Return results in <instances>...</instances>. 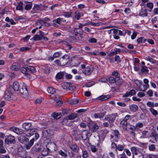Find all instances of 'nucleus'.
<instances>
[{
  "label": "nucleus",
  "mask_w": 158,
  "mask_h": 158,
  "mask_svg": "<svg viewBox=\"0 0 158 158\" xmlns=\"http://www.w3.org/2000/svg\"><path fill=\"white\" fill-rule=\"evenodd\" d=\"M120 124L123 127V129L126 131L127 130V128L129 126H130V124L128 123L127 122L123 120L120 122Z\"/></svg>",
  "instance_id": "nucleus-15"
},
{
  "label": "nucleus",
  "mask_w": 158,
  "mask_h": 158,
  "mask_svg": "<svg viewBox=\"0 0 158 158\" xmlns=\"http://www.w3.org/2000/svg\"><path fill=\"white\" fill-rule=\"evenodd\" d=\"M148 131H143L142 132L141 135L140 136V139L148 138L147 134L148 133Z\"/></svg>",
  "instance_id": "nucleus-36"
},
{
  "label": "nucleus",
  "mask_w": 158,
  "mask_h": 158,
  "mask_svg": "<svg viewBox=\"0 0 158 158\" xmlns=\"http://www.w3.org/2000/svg\"><path fill=\"white\" fill-rule=\"evenodd\" d=\"M47 90L49 93L51 94H53L56 92V89L52 87H48Z\"/></svg>",
  "instance_id": "nucleus-31"
},
{
  "label": "nucleus",
  "mask_w": 158,
  "mask_h": 158,
  "mask_svg": "<svg viewBox=\"0 0 158 158\" xmlns=\"http://www.w3.org/2000/svg\"><path fill=\"white\" fill-rule=\"evenodd\" d=\"M12 91V89L10 87L7 89L5 92L4 95V97L5 99L8 100H12L13 95Z\"/></svg>",
  "instance_id": "nucleus-3"
},
{
  "label": "nucleus",
  "mask_w": 158,
  "mask_h": 158,
  "mask_svg": "<svg viewBox=\"0 0 158 158\" xmlns=\"http://www.w3.org/2000/svg\"><path fill=\"white\" fill-rule=\"evenodd\" d=\"M124 145H121L120 144H118L117 146L116 147V148L115 149L116 151L117 150L119 151H123L124 149Z\"/></svg>",
  "instance_id": "nucleus-44"
},
{
  "label": "nucleus",
  "mask_w": 158,
  "mask_h": 158,
  "mask_svg": "<svg viewBox=\"0 0 158 158\" xmlns=\"http://www.w3.org/2000/svg\"><path fill=\"white\" fill-rule=\"evenodd\" d=\"M120 134L118 131L117 130H115L112 133V135H111L110 138L111 139H113L115 142L118 141V138L119 137Z\"/></svg>",
  "instance_id": "nucleus-5"
},
{
  "label": "nucleus",
  "mask_w": 158,
  "mask_h": 158,
  "mask_svg": "<svg viewBox=\"0 0 158 158\" xmlns=\"http://www.w3.org/2000/svg\"><path fill=\"white\" fill-rule=\"evenodd\" d=\"M68 155L70 158H74L75 154L72 151H71L69 152Z\"/></svg>",
  "instance_id": "nucleus-49"
},
{
  "label": "nucleus",
  "mask_w": 158,
  "mask_h": 158,
  "mask_svg": "<svg viewBox=\"0 0 158 158\" xmlns=\"http://www.w3.org/2000/svg\"><path fill=\"white\" fill-rule=\"evenodd\" d=\"M116 115L114 114H109L105 116V119L109 121L110 123H113L115 119Z\"/></svg>",
  "instance_id": "nucleus-6"
},
{
  "label": "nucleus",
  "mask_w": 158,
  "mask_h": 158,
  "mask_svg": "<svg viewBox=\"0 0 158 158\" xmlns=\"http://www.w3.org/2000/svg\"><path fill=\"white\" fill-rule=\"evenodd\" d=\"M59 154L60 155L62 156L64 158H66L67 156V154L64 152L62 150H60L59 152Z\"/></svg>",
  "instance_id": "nucleus-51"
},
{
  "label": "nucleus",
  "mask_w": 158,
  "mask_h": 158,
  "mask_svg": "<svg viewBox=\"0 0 158 158\" xmlns=\"http://www.w3.org/2000/svg\"><path fill=\"white\" fill-rule=\"evenodd\" d=\"M63 15L66 17L70 18L72 17V13L70 12H64Z\"/></svg>",
  "instance_id": "nucleus-47"
},
{
  "label": "nucleus",
  "mask_w": 158,
  "mask_h": 158,
  "mask_svg": "<svg viewBox=\"0 0 158 158\" xmlns=\"http://www.w3.org/2000/svg\"><path fill=\"white\" fill-rule=\"evenodd\" d=\"M142 69H141V71L142 72H148V70L147 69V67L145 66H142Z\"/></svg>",
  "instance_id": "nucleus-53"
},
{
  "label": "nucleus",
  "mask_w": 158,
  "mask_h": 158,
  "mask_svg": "<svg viewBox=\"0 0 158 158\" xmlns=\"http://www.w3.org/2000/svg\"><path fill=\"white\" fill-rule=\"evenodd\" d=\"M88 131L87 130H84L81 131L80 135L83 140H86L88 136Z\"/></svg>",
  "instance_id": "nucleus-10"
},
{
  "label": "nucleus",
  "mask_w": 158,
  "mask_h": 158,
  "mask_svg": "<svg viewBox=\"0 0 158 158\" xmlns=\"http://www.w3.org/2000/svg\"><path fill=\"white\" fill-rule=\"evenodd\" d=\"M54 100L56 102V105L57 106H60L62 104L61 102V99L59 97H55L54 98Z\"/></svg>",
  "instance_id": "nucleus-25"
},
{
  "label": "nucleus",
  "mask_w": 158,
  "mask_h": 158,
  "mask_svg": "<svg viewBox=\"0 0 158 158\" xmlns=\"http://www.w3.org/2000/svg\"><path fill=\"white\" fill-rule=\"evenodd\" d=\"M149 110L153 115L155 116L157 115V117H158V112L156 110H155L152 108H150L149 109Z\"/></svg>",
  "instance_id": "nucleus-38"
},
{
  "label": "nucleus",
  "mask_w": 158,
  "mask_h": 158,
  "mask_svg": "<svg viewBox=\"0 0 158 158\" xmlns=\"http://www.w3.org/2000/svg\"><path fill=\"white\" fill-rule=\"evenodd\" d=\"M81 17V13L80 12L77 11H76L75 12V17L77 19H79Z\"/></svg>",
  "instance_id": "nucleus-45"
},
{
  "label": "nucleus",
  "mask_w": 158,
  "mask_h": 158,
  "mask_svg": "<svg viewBox=\"0 0 158 158\" xmlns=\"http://www.w3.org/2000/svg\"><path fill=\"white\" fill-rule=\"evenodd\" d=\"M90 130H91L93 132H96L99 129V126L96 124L94 123L92 127L89 126Z\"/></svg>",
  "instance_id": "nucleus-16"
},
{
  "label": "nucleus",
  "mask_w": 158,
  "mask_h": 158,
  "mask_svg": "<svg viewBox=\"0 0 158 158\" xmlns=\"http://www.w3.org/2000/svg\"><path fill=\"white\" fill-rule=\"evenodd\" d=\"M134 83L137 86H139V87L142 83V82L141 81L138 80H135Z\"/></svg>",
  "instance_id": "nucleus-59"
},
{
  "label": "nucleus",
  "mask_w": 158,
  "mask_h": 158,
  "mask_svg": "<svg viewBox=\"0 0 158 158\" xmlns=\"http://www.w3.org/2000/svg\"><path fill=\"white\" fill-rule=\"evenodd\" d=\"M19 91L23 97L25 98L27 96L28 92L25 86L23 85L22 88L19 89Z\"/></svg>",
  "instance_id": "nucleus-7"
},
{
  "label": "nucleus",
  "mask_w": 158,
  "mask_h": 158,
  "mask_svg": "<svg viewBox=\"0 0 158 158\" xmlns=\"http://www.w3.org/2000/svg\"><path fill=\"white\" fill-rule=\"evenodd\" d=\"M10 130L17 134L19 135L22 134L23 131V130L15 127H13L11 128Z\"/></svg>",
  "instance_id": "nucleus-13"
},
{
  "label": "nucleus",
  "mask_w": 158,
  "mask_h": 158,
  "mask_svg": "<svg viewBox=\"0 0 158 158\" xmlns=\"http://www.w3.org/2000/svg\"><path fill=\"white\" fill-rule=\"evenodd\" d=\"M31 40H33L34 41H36L37 40H42V38L40 37V35L36 34L31 39Z\"/></svg>",
  "instance_id": "nucleus-43"
},
{
  "label": "nucleus",
  "mask_w": 158,
  "mask_h": 158,
  "mask_svg": "<svg viewBox=\"0 0 158 158\" xmlns=\"http://www.w3.org/2000/svg\"><path fill=\"white\" fill-rule=\"evenodd\" d=\"M18 140L21 143L25 145V148L27 149H29L33 145L35 139H32L29 142V139L24 136L20 135L18 137Z\"/></svg>",
  "instance_id": "nucleus-1"
},
{
  "label": "nucleus",
  "mask_w": 158,
  "mask_h": 158,
  "mask_svg": "<svg viewBox=\"0 0 158 158\" xmlns=\"http://www.w3.org/2000/svg\"><path fill=\"white\" fill-rule=\"evenodd\" d=\"M77 117V114H72L68 116V117L69 120L73 119Z\"/></svg>",
  "instance_id": "nucleus-40"
},
{
  "label": "nucleus",
  "mask_w": 158,
  "mask_h": 158,
  "mask_svg": "<svg viewBox=\"0 0 158 158\" xmlns=\"http://www.w3.org/2000/svg\"><path fill=\"white\" fill-rule=\"evenodd\" d=\"M31 125L30 123H23V125L22 127L23 128H24L26 131H27V130H29L30 129V127L31 126Z\"/></svg>",
  "instance_id": "nucleus-22"
},
{
  "label": "nucleus",
  "mask_w": 158,
  "mask_h": 158,
  "mask_svg": "<svg viewBox=\"0 0 158 158\" xmlns=\"http://www.w3.org/2000/svg\"><path fill=\"white\" fill-rule=\"evenodd\" d=\"M43 133L45 135H47V136H49L50 135H51L52 134V131L50 129H48L44 131L43 132Z\"/></svg>",
  "instance_id": "nucleus-42"
},
{
  "label": "nucleus",
  "mask_w": 158,
  "mask_h": 158,
  "mask_svg": "<svg viewBox=\"0 0 158 158\" xmlns=\"http://www.w3.org/2000/svg\"><path fill=\"white\" fill-rule=\"evenodd\" d=\"M50 65L46 64L43 66L44 72L47 74H48L50 73Z\"/></svg>",
  "instance_id": "nucleus-18"
},
{
  "label": "nucleus",
  "mask_w": 158,
  "mask_h": 158,
  "mask_svg": "<svg viewBox=\"0 0 158 158\" xmlns=\"http://www.w3.org/2000/svg\"><path fill=\"white\" fill-rule=\"evenodd\" d=\"M79 101L76 99H71L69 101V103L72 105H75L78 103Z\"/></svg>",
  "instance_id": "nucleus-39"
},
{
  "label": "nucleus",
  "mask_w": 158,
  "mask_h": 158,
  "mask_svg": "<svg viewBox=\"0 0 158 158\" xmlns=\"http://www.w3.org/2000/svg\"><path fill=\"white\" fill-rule=\"evenodd\" d=\"M104 112H101L99 113H95L94 114V117L95 118H101L103 117L105 115Z\"/></svg>",
  "instance_id": "nucleus-29"
},
{
  "label": "nucleus",
  "mask_w": 158,
  "mask_h": 158,
  "mask_svg": "<svg viewBox=\"0 0 158 158\" xmlns=\"http://www.w3.org/2000/svg\"><path fill=\"white\" fill-rule=\"evenodd\" d=\"M147 60L152 62V64L158 65V58H156V60H154L152 58L148 57L147 58Z\"/></svg>",
  "instance_id": "nucleus-21"
},
{
  "label": "nucleus",
  "mask_w": 158,
  "mask_h": 158,
  "mask_svg": "<svg viewBox=\"0 0 158 158\" xmlns=\"http://www.w3.org/2000/svg\"><path fill=\"white\" fill-rule=\"evenodd\" d=\"M89 42L92 43H96L97 42V40L94 38H92L88 40Z\"/></svg>",
  "instance_id": "nucleus-64"
},
{
  "label": "nucleus",
  "mask_w": 158,
  "mask_h": 158,
  "mask_svg": "<svg viewBox=\"0 0 158 158\" xmlns=\"http://www.w3.org/2000/svg\"><path fill=\"white\" fill-rule=\"evenodd\" d=\"M95 84V82L93 81H91L85 84V86L86 87H90Z\"/></svg>",
  "instance_id": "nucleus-46"
},
{
  "label": "nucleus",
  "mask_w": 158,
  "mask_h": 158,
  "mask_svg": "<svg viewBox=\"0 0 158 158\" xmlns=\"http://www.w3.org/2000/svg\"><path fill=\"white\" fill-rule=\"evenodd\" d=\"M5 141L7 144L14 143L15 141V137L11 135H9L6 136Z\"/></svg>",
  "instance_id": "nucleus-4"
},
{
  "label": "nucleus",
  "mask_w": 158,
  "mask_h": 158,
  "mask_svg": "<svg viewBox=\"0 0 158 158\" xmlns=\"http://www.w3.org/2000/svg\"><path fill=\"white\" fill-rule=\"evenodd\" d=\"M88 156V152L86 151H85L83 152L82 154V157L83 158H87Z\"/></svg>",
  "instance_id": "nucleus-57"
},
{
  "label": "nucleus",
  "mask_w": 158,
  "mask_h": 158,
  "mask_svg": "<svg viewBox=\"0 0 158 158\" xmlns=\"http://www.w3.org/2000/svg\"><path fill=\"white\" fill-rule=\"evenodd\" d=\"M147 105L148 106L152 108L154 106V104L153 102H148L147 103Z\"/></svg>",
  "instance_id": "nucleus-54"
},
{
  "label": "nucleus",
  "mask_w": 158,
  "mask_h": 158,
  "mask_svg": "<svg viewBox=\"0 0 158 158\" xmlns=\"http://www.w3.org/2000/svg\"><path fill=\"white\" fill-rule=\"evenodd\" d=\"M149 87V85H143L142 83L139 87L140 90L143 91H145Z\"/></svg>",
  "instance_id": "nucleus-26"
},
{
  "label": "nucleus",
  "mask_w": 158,
  "mask_h": 158,
  "mask_svg": "<svg viewBox=\"0 0 158 158\" xmlns=\"http://www.w3.org/2000/svg\"><path fill=\"white\" fill-rule=\"evenodd\" d=\"M94 69L93 67L91 65H89L87 67L84 71V73L87 75H89L92 72Z\"/></svg>",
  "instance_id": "nucleus-9"
},
{
  "label": "nucleus",
  "mask_w": 158,
  "mask_h": 158,
  "mask_svg": "<svg viewBox=\"0 0 158 158\" xmlns=\"http://www.w3.org/2000/svg\"><path fill=\"white\" fill-rule=\"evenodd\" d=\"M73 32L75 35L77 36L78 34H82L83 30L80 28H75L74 29Z\"/></svg>",
  "instance_id": "nucleus-17"
},
{
  "label": "nucleus",
  "mask_w": 158,
  "mask_h": 158,
  "mask_svg": "<svg viewBox=\"0 0 158 158\" xmlns=\"http://www.w3.org/2000/svg\"><path fill=\"white\" fill-rule=\"evenodd\" d=\"M27 69L29 73L30 72L31 73H35L36 71V70L35 68L32 66H28L27 67Z\"/></svg>",
  "instance_id": "nucleus-37"
},
{
  "label": "nucleus",
  "mask_w": 158,
  "mask_h": 158,
  "mask_svg": "<svg viewBox=\"0 0 158 158\" xmlns=\"http://www.w3.org/2000/svg\"><path fill=\"white\" fill-rule=\"evenodd\" d=\"M34 148H35V151L37 152L41 151V149L39 147V145H37V146L35 145Z\"/></svg>",
  "instance_id": "nucleus-63"
},
{
  "label": "nucleus",
  "mask_w": 158,
  "mask_h": 158,
  "mask_svg": "<svg viewBox=\"0 0 158 158\" xmlns=\"http://www.w3.org/2000/svg\"><path fill=\"white\" fill-rule=\"evenodd\" d=\"M75 89L76 87L75 86L73 85H72L70 84V85L68 90L73 91L75 90Z\"/></svg>",
  "instance_id": "nucleus-62"
},
{
  "label": "nucleus",
  "mask_w": 158,
  "mask_h": 158,
  "mask_svg": "<svg viewBox=\"0 0 158 158\" xmlns=\"http://www.w3.org/2000/svg\"><path fill=\"white\" fill-rule=\"evenodd\" d=\"M52 116L54 119H58L61 117L60 113L54 112L52 114Z\"/></svg>",
  "instance_id": "nucleus-35"
},
{
  "label": "nucleus",
  "mask_w": 158,
  "mask_h": 158,
  "mask_svg": "<svg viewBox=\"0 0 158 158\" xmlns=\"http://www.w3.org/2000/svg\"><path fill=\"white\" fill-rule=\"evenodd\" d=\"M70 148L75 152H77L79 149V147L76 144H73L70 146Z\"/></svg>",
  "instance_id": "nucleus-20"
},
{
  "label": "nucleus",
  "mask_w": 158,
  "mask_h": 158,
  "mask_svg": "<svg viewBox=\"0 0 158 158\" xmlns=\"http://www.w3.org/2000/svg\"><path fill=\"white\" fill-rule=\"evenodd\" d=\"M131 116L129 115H127L124 117V119H123V120L127 122V121L129 119H131Z\"/></svg>",
  "instance_id": "nucleus-58"
},
{
  "label": "nucleus",
  "mask_w": 158,
  "mask_h": 158,
  "mask_svg": "<svg viewBox=\"0 0 158 158\" xmlns=\"http://www.w3.org/2000/svg\"><path fill=\"white\" fill-rule=\"evenodd\" d=\"M109 81L111 83H114L115 82V78L113 77H110L109 78Z\"/></svg>",
  "instance_id": "nucleus-61"
},
{
  "label": "nucleus",
  "mask_w": 158,
  "mask_h": 158,
  "mask_svg": "<svg viewBox=\"0 0 158 158\" xmlns=\"http://www.w3.org/2000/svg\"><path fill=\"white\" fill-rule=\"evenodd\" d=\"M32 3L31 2H29V4L27 5L25 7V9L26 10H30L32 6Z\"/></svg>",
  "instance_id": "nucleus-48"
},
{
  "label": "nucleus",
  "mask_w": 158,
  "mask_h": 158,
  "mask_svg": "<svg viewBox=\"0 0 158 158\" xmlns=\"http://www.w3.org/2000/svg\"><path fill=\"white\" fill-rule=\"evenodd\" d=\"M18 152L19 155L23 154L25 153L24 149L22 146H20L18 148Z\"/></svg>",
  "instance_id": "nucleus-24"
},
{
  "label": "nucleus",
  "mask_w": 158,
  "mask_h": 158,
  "mask_svg": "<svg viewBox=\"0 0 158 158\" xmlns=\"http://www.w3.org/2000/svg\"><path fill=\"white\" fill-rule=\"evenodd\" d=\"M36 131H37V130L36 129H30L26 131V135L27 137H30L34 135V133H35Z\"/></svg>",
  "instance_id": "nucleus-12"
},
{
  "label": "nucleus",
  "mask_w": 158,
  "mask_h": 158,
  "mask_svg": "<svg viewBox=\"0 0 158 158\" xmlns=\"http://www.w3.org/2000/svg\"><path fill=\"white\" fill-rule=\"evenodd\" d=\"M90 148L92 151L93 152H95L97 151V149L96 146L94 145H91Z\"/></svg>",
  "instance_id": "nucleus-55"
},
{
  "label": "nucleus",
  "mask_w": 158,
  "mask_h": 158,
  "mask_svg": "<svg viewBox=\"0 0 158 158\" xmlns=\"http://www.w3.org/2000/svg\"><path fill=\"white\" fill-rule=\"evenodd\" d=\"M21 68L20 64L18 63H14L11 66V69L14 71H17L20 69Z\"/></svg>",
  "instance_id": "nucleus-11"
},
{
  "label": "nucleus",
  "mask_w": 158,
  "mask_h": 158,
  "mask_svg": "<svg viewBox=\"0 0 158 158\" xmlns=\"http://www.w3.org/2000/svg\"><path fill=\"white\" fill-rule=\"evenodd\" d=\"M135 91L134 89H132L130 90L129 92H127L125 94L123 95V97H126L133 96L135 95Z\"/></svg>",
  "instance_id": "nucleus-14"
},
{
  "label": "nucleus",
  "mask_w": 158,
  "mask_h": 158,
  "mask_svg": "<svg viewBox=\"0 0 158 158\" xmlns=\"http://www.w3.org/2000/svg\"><path fill=\"white\" fill-rule=\"evenodd\" d=\"M21 71L23 73L26 75L29 74V73L27 69V67L26 68H22L21 69Z\"/></svg>",
  "instance_id": "nucleus-30"
},
{
  "label": "nucleus",
  "mask_w": 158,
  "mask_h": 158,
  "mask_svg": "<svg viewBox=\"0 0 158 158\" xmlns=\"http://www.w3.org/2000/svg\"><path fill=\"white\" fill-rule=\"evenodd\" d=\"M109 98V96L108 95H101L99 96L98 98L99 100L102 101H105L108 99Z\"/></svg>",
  "instance_id": "nucleus-41"
},
{
  "label": "nucleus",
  "mask_w": 158,
  "mask_h": 158,
  "mask_svg": "<svg viewBox=\"0 0 158 158\" xmlns=\"http://www.w3.org/2000/svg\"><path fill=\"white\" fill-rule=\"evenodd\" d=\"M133 158H144L143 154L140 152L138 148L135 147H132L131 148Z\"/></svg>",
  "instance_id": "nucleus-2"
},
{
  "label": "nucleus",
  "mask_w": 158,
  "mask_h": 158,
  "mask_svg": "<svg viewBox=\"0 0 158 158\" xmlns=\"http://www.w3.org/2000/svg\"><path fill=\"white\" fill-rule=\"evenodd\" d=\"M143 124L142 123L140 122L138 123L136 125V127L138 128H141L143 126Z\"/></svg>",
  "instance_id": "nucleus-60"
},
{
  "label": "nucleus",
  "mask_w": 158,
  "mask_h": 158,
  "mask_svg": "<svg viewBox=\"0 0 158 158\" xmlns=\"http://www.w3.org/2000/svg\"><path fill=\"white\" fill-rule=\"evenodd\" d=\"M63 18H58L57 19H56L53 21V22H56L58 24H60V21H62L63 20Z\"/></svg>",
  "instance_id": "nucleus-50"
},
{
  "label": "nucleus",
  "mask_w": 158,
  "mask_h": 158,
  "mask_svg": "<svg viewBox=\"0 0 158 158\" xmlns=\"http://www.w3.org/2000/svg\"><path fill=\"white\" fill-rule=\"evenodd\" d=\"M23 3L20 1L16 7V9L17 10H23Z\"/></svg>",
  "instance_id": "nucleus-34"
},
{
  "label": "nucleus",
  "mask_w": 158,
  "mask_h": 158,
  "mask_svg": "<svg viewBox=\"0 0 158 158\" xmlns=\"http://www.w3.org/2000/svg\"><path fill=\"white\" fill-rule=\"evenodd\" d=\"M101 135L103 139L106 137V135L109 132V131L106 129L102 130L101 131Z\"/></svg>",
  "instance_id": "nucleus-32"
},
{
  "label": "nucleus",
  "mask_w": 158,
  "mask_h": 158,
  "mask_svg": "<svg viewBox=\"0 0 158 158\" xmlns=\"http://www.w3.org/2000/svg\"><path fill=\"white\" fill-rule=\"evenodd\" d=\"M139 15L142 16H147V12L146 10H143L142 9V10L140 11L139 13Z\"/></svg>",
  "instance_id": "nucleus-33"
},
{
  "label": "nucleus",
  "mask_w": 158,
  "mask_h": 158,
  "mask_svg": "<svg viewBox=\"0 0 158 158\" xmlns=\"http://www.w3.org/2000/svg\"><path fill=\"white\" fill-rule=\"evenodd\" d=\"M20 86L19 82L17 81H15L13 83V86L11 87H12L14 91H17L19 89Z\"/></svg>",
  "instance_id": "nucleus-19"
},
{
  "label": "nucleus",
  "mask_w": 158,
  "mask_h": 158,
  "mask_svg": "<svg viewBox=\"0 0 158 158\" xmlns=\"http://www.w3.org/2000/svg\"><path fill=\"white\" fill-rule=\"evenodd\" d=\"M69 56L67 55H65L60 58V62L62 65L66 64L69 61Z\"/></svg>",
  "instance_id": "nucleus-8"
},
{
  "label": "nucleus",
  "mask_w": 158,
  "mask_h": 158,
  "mask_svg": "<svg viewBox=\"0 0 158 158\" xmlns=\"http://www.w3.org/2000/svg\"><path fill=\"white\" fill-rule=\"evenodd\" d=\"M30 48L28 47H23L20 49V51L21 52H24L29 50Z\"/></svg>",
  "instance_id": "nucleus-56"
},
{
  "label": "nucleus",
  "mask_w": 158,
  "mask_h": 158,
  "mask_svg": "<svg viewBox=\"0 0 158 158\" xmlns=\"http://www.w3.org/2000/svg\"><path fill=\"white\" fill-rule=\"evenodd\" d=\"M65 73L64 72H60L56 74V77L57 79H61L63 78Z\"/></svg>",
  "instance_id": "nucleus-27"
},
{
  "label": "nucleus",
  "mask_w": 158,
  "mask_h": 158,
  "mask_svg": "<svg viewBox=\"0 0 158 158\" xmlns=\"http://www.w3.org/2000/svg\"><path fill=\"white\" fill-rule=\"evenodd\" d=\"M130 108L131 111L135 112L138 109V107L137 105L134 104L131 105L130 106Z\"/></svg>",
  "instance_id": "nucleus-28"
},
{
  "label": "nucleus",
  "mask_w": 158,
  "mask_h": 158,
  "mask_svg": "<svg viewBox=\"0 0 158 158\" xmlns=\"http://www.w3.org/2000/svg\"><path fill=\"white\" fill-rule=\"evenodd\" d=\"M70 84L67 82H64L61 84V87L64 89L68 90L70 85Z\"/></svg>",
  "instance_id": "nucleus-23"
},
{
  "label": "nucleus",
  "mask_w": 158,
  "mask_h": 158,
  "mask_svg": "<svg viewBox=\"0 0 158 158\" xmlns=\"http://www.w3.org/2000/svg\"><path fill=\"white\" fill-rule=\"evenodd\" d=\"M149 149L151 151H154L155 149V146L154 144H151L149 146Z\"/></svg>",
  "instance_id": "nucleus-52"
}]
</instances>
